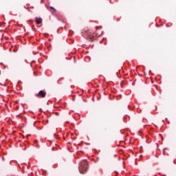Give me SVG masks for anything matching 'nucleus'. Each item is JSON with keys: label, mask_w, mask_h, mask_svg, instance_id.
Masks as SVG:
<instances>
[{"label": "nucleus", "mask_w": 176, "mask_h": 176, "mask_svg": "<svg viewBox=\"0 0 176 176\" xmlns=\"http://www.w3.org/2000/svg\"><path fill=\"white\" fill-rule=\"evenodd\" d=\"M34 142H35V143L38 142V140H34Z\"/></svg>", "instance_id": "nucleus-8"}, {"label": "nucleus", "mask_w": 176, "mask_h": 176, "mask_svg": "<svg viewBox=\"0 0 176 176\" xmlns=\"http://www.w3.org/2000/svg\"><path fill=\"white\" fill-rule=\"evenodd\" d=\"M10 163V160H8L7 164H9Z\"/></svg>", "instance_id": "nucleus-6"}, {"label": "nucleus", "mask_w": 176, "mask_h": 176, "mask_svg": "<svg viewBox=\"0 0 176 176\" xmlns=\"http://www.w3.org/2000/svg\"><path fill=\"white\" fill-rule=\"evenodd\" d=\"M79 171L81 174H86L87 171V161H83L79 166Z\"/></svg>", "instance_id": "nucleus-2"}, {"label": "nucleus", "mask_w": 176, "mask_h": 176, "mask_svg": "<svg viewBox=\"0 0 176 176\" xmlns=\"http://www.w3.org/2000/svg\"><path fill=\"white\" fill-rule=\"evenodd\" d=\"M82 36L84 38H87V39H90L91 41H96L97 37L101 36V33L98 34V32L94 33L92 30H85L82 32Z\"/></svg>", "instance_id": "nucleus-1"}, {"label": "nucleus", "mask_w": 176, "mask_h": 176, "mask_svg": "<svg viewBox=\"0 0 176 176\" xmlns=\"http://www.w3.org/2000/svg\"><path fill=\"white\" fill-rule=\"evenodd\" d=\"M47 123H49V120H47Z\"/></svg>", "instance_id": "nucleus-9"}, {"label": "nucleus", "mask_w": 176, "mask_h": 176, "mask_svg": "<svg viewBox=\"0 0 176 176\" xmlns=\"http://www.w3.org/2000/svg\"><path fill=\"white\" fill-rule=\"evenodd\" d=\"M36 97H38V98H45V97H46V92L44 91H40L36 95Z\"/></svg>", "instance_id": "nucleus-3"}, {"label": "nucleus", "mask_w": 176, "mask_h": 176, "mask_svg": "<svg viewBox=\"0 0 176 176\" xmlns=\"http://www.w3.org/2000/svg\"><path fill=\"white\" fill-rule=\"evenodd\" d=\"M51 9H52V10H54V12H56V9H54V8L51 7Z\"/></svg>", "instance_id": "nucleus-5"}, {"label": "nucleus", "mask_w": 176, "mask_h": 176, "mask_svg": "<svg viewBox=\"0 0 176 176\" xmlns=\"http://www.w3.org/2000/svg\"><path fill=\"white\" fill-rule=\"evenodd\" d=\"M96 28V30H97V28Z\"/></svg>", "instance_id": "nucleus-10"}, {"label": "nucleus", "mask_w": 176, "mask_h": 176, "mask_svg": "<svg viewBox=\"0 0 176 176\" xmlns=\"http://www.w3.org/2000/svg\"><path fill=\"white\" fill-rule=\"evenodd\" d=\"M35 21H36V24H41L42 23V18L36 17Z\"/></svg>", "instance_id": "nucleus-4"}, {"label": "nucleus", "mask_w": 176, "mask_h": 176, "mask_svg": "<svg viewBox=\"0 0 176 176\" xmlns=\"http://www.w3.org/2000/svg\"><path fill=\"white\" fill-rule=\"evenodd\" d=\"M3 160L5 161V160H6V159H5V157H3Z\"/></svg>", "instance_id": "nucleus-7"}]
</instances>
